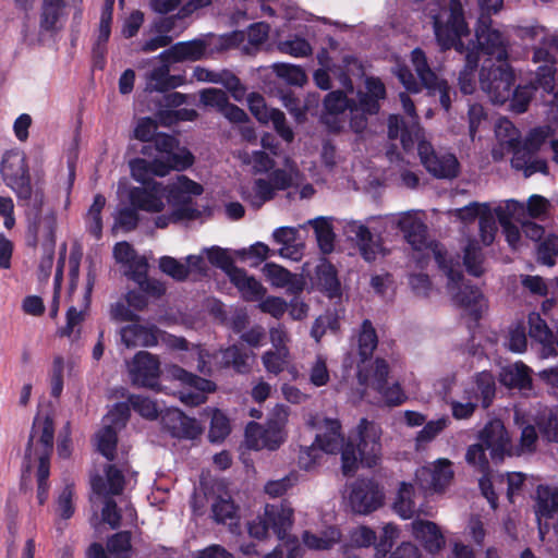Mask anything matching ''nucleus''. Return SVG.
I'll list each match as a JSON object with an SVG mask.
<instances>
[{"mask_svg": "<svg viewBox=\"0 0 558 558\" xmlns=\"http://www.w3.org/2000/svg\"><path fill=\"white\" fill-rule=\"evenodd\" d=\"M427 15L433 20L434 33L441 49L454 48L458 52L476 51L477 57L483 52L489 56L490 62H507L509 40L490 16L481 14L476 27V41L465 46L462 41L470 31L464 20L463 7L460 0H435L427 8Z\"/></svg>", "mask_w": 558, "mask_h": 558, "instance_id": "f257e3e1", "label": "nucleus"}, {"mask_svg": "<svg viewBox=\"0 0 558 558\" xmlns=\"http://www.w3.org/2000/svg\"><path fill=\"white\" fill-rule=\"evenodd\" d=\"M385 97V85L376 77L365 80V90L357 93V101L349 99L343 90L330 92L324 100L326 123H336L339 116H345L349 119L351 130L355 133H362L368 124L367 116L379 112V102Z\"/></svg>", "mask_w": 558, "mask_h": 558, "instance_id": "f03ea898", "label": "nucleus"}, {"mask_svg": "<svg viewBox=\"0 0 558 558\" xmlns=\"http://www.w3.org/2000/svg\"><path fill=\"white\" fill-rule=\"evenodd\" d=\"M359 444L355 447L351 441L342 449L341 461L344 475L353 474L361 462L364 466H376L383 454L380 442L381 428L374 422L362 418L357 425Z\"/></svg>", "mask_w": 558, "mask_h": 558, "instance_id": "7ed1b4c3", "label": "nucleus"}, {"mask_svg": "<svg viewBox=\"0 0 558 558\" xmlns=\"http://www.w3.org/2000/svg\"><path fill=\"white\" fill-rule=\"evenodd\" d=\"M105 476L93 475L90 477V502L94 506L102 505V521L113 530L121 525V513L113 497L120 496L124 489L123 471L113 464L105 468Z\"/></svg>", "mask_w": 558, "mask_h": 558, "instance_id": "20e7f679", "label": "nucleus"}, {"mask_svg": "<svg viewBox=\"0 0 558 558\" xmlns=\"http://www.w3.org/2000/svg\"><path fill=\"white\" fill-rule=\"evenodd\" d=\"M417 143V153L425 169L437 179H453L459 174L457 157L447 151H436L430 143L421 138V129L415 126L414 132L402 131L401 144L405 150Z\"/></svg>", "mask_w": 558, "mask_h": 558, "instance_id": "39448f33", "label": "nucleus"}, {"mask_svg": "<svg viewBox=\"0 0 558 558\" xmlns=\"http://www.w3.org/2000/svg\"><path fill=\"white\" fill-rule=\"evenodd\" d=\"M387 223L397 227L414 251L422 252L426 258L434 257L438 265L444 264L447 253L440 244L428 241L427 227L416 211L390 215L387 217Z\"/></svg>", "mask_w": 558, "mask_h": 558, "instance_id": "423d86ee", "label": "nucleus"}, {"mask_svg": "<svg viewBox=\"0 0 558 558\" xmlns=\"http://www.w3.org/2000/svg\"><path fill=\"white\" fill-rule=\"evenodd\" d=\"M438 266L448 278L447 289L454 305L477 319L487 307L482 292L465 283L459 262L446 258L444 264Z\"/></svg>", "mask_w": 558, "mask_h": 558, "instance_id": "0eeeda50", "label": "nucleus"}, {"mask_svg": "<svg viewBox=\"0 0 558 558\" xmlns=\"http://www.w3.org/2000/svg\"><path fill=\"white\" fill-rule=\"evenodd\" d=\"M203 193V186L185 175H179L171 184L168 202L173 204L169 215H160L155 219L157 228H166L172 222L190 220L197 216L198 211L191 207V197Z\"/></svg>", "mask_w": 558, "mask_h": 558, "instance_id": "6e6552de", "label": "nucleus"}, {"mask_svg": "<svg viewBox=\"0 0 558 558\" xmlns=\"http://www.w3.org/2000/svg\"><path fill=\"white\" fill-rule=\"evenodd\" d=\"M514 83V74L508 62L493 64L485 60L480 72V85L487 94L492 102L505 104L511 96V88Z\"/></svg>", "mask_w": 558, "mask_h": 558, "instance_id": "1a4fd4ad", "label": "nucleus"}, {"mask_svg": "<svg viewBox=\"0 0 558 558\" xmlns=\"http://www.w3.org/2000/svg\"><path fill=\"white\" fill-rule=\"evenodd\" d=\"M151 141L153 144L143 146L142 154L160 160L169 171L183 170L193 163V156L189 150H175L178 143L173 136L156 133Z\"/></svg>", "mask_w": 558, "mask_h": 558, "instance_id": "9d476101", "label": "nucleus"}, {"mask_svg": "<svg viewBox=\"0 0 558 558\" xmlns=\"http://www.w3.org/2000/svg\"><path fill=\"white\" fill-rule=\"evenodd\" d=\"M1 173L19 201L28 203L33 195V189L24 154L20 151L5 153L1 162Z\"/></svg>", "mask_w": 558, "mask_h": 558, "instance_id": "9b49d317", "label": "nucleus"}, {"mask_svg": "<svg viewBox=\"0 0 558 558\" xmlns=\"http://www.w3.org/2000/svg\"><path fill=\"white\" fill-rule=\"evenodd\" d=\"M453 475L451 461L440 458L433 464L416 470L415 484L425 494L442 493L452 482Z\"/></svg>", "mask_w": 558, "mask_h": 558, "instance_id": "f8f14e48", "label": "nucleus"}, {"mask_svg": "<svg viewBox=\"0 0 558 558\" xmlns=\"http://www.w3.org/2000/svg\"><path fill=\"white\" fill-rule=\"evenodd\" d=\"M515 35L525 43L538 44L534 48L533 62L548 61L553 52H558V35L550 34L547 28L538 24L514 27Z\"/></svg>", "mask_w": 558, "mask_h": 558, "instance_id": "ddd939ff", "label": "nucleus"}, {"mask_svg": "<svg viewBox=\"0 0 558 558\" xmlns=\"http://www.w3.org/2000/svg\"><path fill=\"white\" fill-rule=\"evenodd\" d=\"M384 501L383 488L374 480L361 478L351 485L349 504L356 513L367 514Z\"/></svg>", "mask_w": 558, "mask_h": 558, "instance_id": "4468645a", "label": "nucleus"}, {"mask_svg": "<svg viewBox=\"0 0 558 558\" xmlns=\"http://www.w3.org/2000/svg\"><path fill=\"white\" fill-rule=\"evenodd\" d=\"M97 278V269L94 263H90L87 270L86 288L80 307L70 306L66 312L65 326L59 329L58 333L61 337H68L73 341L80 339L81 327L86 318L90 304V294Z\"/></svg>", "mask_w": 558, "mask_h": 558, "instance_id": "2eb2a0df", "label": "nucleus"}, {"mask_svg": "<svg viewBox=\"0 0 558 558\" xmlns=\"http://www.w3.org/2000/svg\"><path fill=\"white\" fill-rule=\"evenodd\" d=\"M54 426L53 421L48 415H37L33 422V427L27 441L25 457L50 458L53 449Z\"/></svg>", "mask_w": 558, "mask_h": 558, "instance_id": "dca6fc26", "label": "nucleus"}, {"mask_svg": "<svg viewBox=\"0 0 558 558\" xmlns=\"http://www.w3.org/2000/svg\"><path fill=\"white\" fill-rule=\"evenodd\" d=\"M171 184L165 186L160 182H153L148 185L135 186L130 190L129 198L133 207L148 211L160 213L165 208L163 198L168 199Z\"/></svg>", "mask_w": 558, "mask_h": 558, "instance_id": "f3484780", "label": "nucleus"}, {"mask_svg": "<svg viewBox=\"0 0 558 558\" xmlns=\"http://www.w3.org/2000/svg\"><path fill=\"white\" fill-rule=\"evenodd\" d=\"M57 216L53 211L39 214L29 221L26 242L34 248L56 246Z\"/></svg>", "mask_w": 558, "mask_h": 558, "instance_id": "a211bd4d", "label": "nucleus"}, {"mask_svg": "<svg viewBox=\"0 0 558 558\" xmlns=\"http://www.w3.org/2000/svg\"><path fill=\"white\" fill-rule=\"evenodd\" d=\"M129 373L134 385L154 389L160 374L159 361L149 352H138L129 364Z\"/></svg>", "mask_w": 558, "mask_h": 558, "instance_id": "6ab92c4d", "label": "nucleus"}, {"mask_svg": "<svg viewBox=\"0 0 558 558\" xmlns=\"http://www.w3.org/2000/svg\"><path fill=\"white\" fill-rule=\"evenodd\" d=\"M481 442L490 451V458L500 462L510 449L508 433L499 420L488 422L480 433Z\"/></svg>", "mask_w": 558, "mask_h": 558, "instance_id": "aec40b11", "label": "nucleus"}, {"mask_svg": "<svg viewBox=\"0 0 558 558\" xmlns=\"http://www.w3.org/2000/svg\"><path fill=\"white\" fill-rule=\"evenodd\" d=\"M208 49V44L204 39H193L187 41H180L172 45L167 50L162 51L158 59L162 62H195L202 60Z\"/></svg>", "mask_w": 558, "mask_h": 558, "instance_id": "412c9836", "label": "nucleus"}, {"mask_svg": "<svg viewBox=\"0 0 558 558\" xmlns=\"http://www.w3.org/2000/svg\"><path fill=\"white\" fill-rule=\"evenodd\" d=\"M529 336L541 345L538 351L541 359L555 357L558 350L555 348L554 332L548 327L545 319L538 313H530L527 317Z\"/></svg>", "mask_w": 558, "mask_h": 558, "instance_id": "4be33fe9", "label": "nucleus"}, {"mask_svg": "<svg viewBox=\"0 0 558 558\" xmlns=\"http://www.w3.org/2000/svg\"><path fill=\"white\" fill-rule=\"evenodd\" d=\"M172 376L197 390L196 392H183L181 395V400L189 405H198L204 403L206 401L205 393L211 392L216 388L213 381L197 377L179 366H174L172 368Z\"/></svg>", "mask_w": 558, "mask_h": 558, "instance_id": "5701e85b", "label": "nucleus"}, {"mask_svg": "<svg viewBox=\"0 0 558 558\" xmlns=\"http://www.w3.org/2000/svg\"><path fill=\"white\" fill-rule=\"evenodd\" d=\"M344 233L359 244L360 252L366 262L376 258L380 245L374 240L369 229L360 221L350 220L343 226Z\"/></svg>", "mask_w": 558, "mask_h": 558, "instance_id": "b1692460", "label": "nucleus"}, {"mask_svg": "<svg viewBox=\"0 0 558 558\" xmlns=\"http://www.w3.org/2000/svg\"><path fill=\"white\" fill-rule=\"evenodd\" d=\"M341 426L338 420L325 418L318 424V433L315 444L323 452L337 453L342 450L345 444L340 432Z\"/></svg>", "mask_w": 558, "mask_h": 558, "instance_id": "393cba45", "label": "nucleus"}, {"mask_svg": "<svg viewBox=\"0 0 558 558\" xmlns=\"http://www.w3.org/2000/svg\"><path fill=\"white\" fill-rule=\"evenodd\" d=\"M412 534L424 548L436 554L445 546V537L438 525L432 521L416 519L411 523Z\"/></svg>", "mask_w": 558, "mask_h": 558, "instance_id": "a878e982", "label": "nucleus"}, {"mask_svg": "<svg viewBox=\"0 0 558 558\" xmlns=\"http://www.w3.org/2000/svg\"><path fill=\"white\" fill-rule=\"evenodd\" d=\"M513 149L511 166L515 170H521L525 178L536 172L547 173L548 166L546 160L535 157V153L525 147L520 141L510 146Z\"/></svg>", "mask_w": 558, "mask_h": 558, "instance_id": "bb28decb", "label": "nucleus"}, {"mask_svg": "<svg viewBox=\"0 0 558 558\" xmlns=\"http://www.w3.org/2000/svg\"><path fill=\"white\" fill-rule=\"evenodd\" d=\"M113 257L118 264L126 268L125 275L130 278L134 275L141 276L148 268L145 257L138 256L133 246L125 241L114 245Z\"/></svg>", "mask_w": 558, "mask_h": 558, "instance_id": "cd10ccee", "label": "nucleus"}, {"mask_svg": "<svg viewBox=\"0 0 558 558\" xmlns=\"http://www.w3.org/2000/svg\"><path fill=\"white\" fill-rule=\"evenodd\" d=\"M264 512L269 527L279 539H284L288 530L292 526L293 510L289 506L280 502L266 505Z\"/></svg>", "mask_w": 558, "mask_h": 558, "instance_id": "c85d7f7f", "label": "nucleus"}, {"mask_svg": "<svg viewBox=\"0 0 558 558\" xmlns=\"http://www.w3.org/2000/svg\"><path fill=\"white\" fill-rule=\"evenodd\" d=\"M130 169L132 178L142 183V185H148L149 183L156 182L153 180V175L165 177L170 172L160 160H156L155 158H151V160L144 158L131 160Z\"/></svg>", "mask_w": 558, "mask_h": 558, "instance_id": "c756f323", "label": "nucleus"}, {"mask_svg": "<svg viewBox=\"0 0 558 558\" xmlns=\"http://www.w3.org/2000/svg\"><path fill=\"white\" fill-rule=\"evenodd\" d=\"M531 368L522 362L505 366L499 374V380L509 388L527 390L532 387Z\"/></svg>", "mask_w": 558, "mask_h": 558, "instance_id": "7c9ffc66", "label": "nucleus"}, {"mask_svg": "<svg viewBox=\"0 0 558 558\" xmlns=\"http://www.w3.org/2000/svg\"><path fill=\"white\" fill-rule=\"evenodd\" d=\"M315 284L318 290L328 298L333 299L341 295V284L336 268L328 262L323 260L316 266Z\"/></svg>", "mask_w": 558, "mask_h": 558, "instance_id": "2f4dec72", "label": "nucleus"}, {"mask_svg": "<svg viewBox=\"0 0 558 558\" xmlns=\"http://www.w3.org/2000/svg\"><path fill=\"white\" fill-rule=\"evenodd\" d=\"M120 336L126 348L151 347L157 343L154 330L137 324L122 327Z\"/></svg>", "mask_w": 558, "mask_h": 558, "instance_id": "473e14b6", "label": "nucleus"}, {"mask_svg": "<svg viewBox=\"0 0 558 558\" xmlns=\"http://www.w3.org/2000/svg\"><path fill=\"white\" fill-rule=\"evenodd\" d=\"M229 279L247 301L258 300L266 292L265 288L259 281H257L254 277L248 276L245 270L239 267L236 269H232Z\"/></svg>", "mask_w": 558, "mask_h": 558, "instance_id": "72a5a7b5", "label": "nucleus"}, {"mask_svg": "<svg viewBox=\"0 0 558 558\" xmlns=\"http://www.w3.org/2000/svg\"><path fill=\"white\" fill-rule=\"evenodd\" d=\"M170 62L154 68L145 74V90L153 92H167L177 86L175 77L170 75Z\"/></svg>", "mask_w": 558, "mask_h": 558, "instance_id": "f704fd0d", "label": "nucleus"}, {"mask_svg": "<svg viewBox=\"0 0 558 558\" xmlns=\"http://www.w3.org/2000/svg\"><path fill=\"white\" fill-rule=\"evenodd\" d=\"M298 229L292 227H280L272 233L275 242L281 244L279 254L282 257L298 260L302 256L303 245L296 244Z\"/></svg>", "mask_w": 558, "mask_h": 558, "instance_id": "c9c22d12", "label": "nucleus"}, {"mask_svg": "<svg viewBox=\"0 0 558 558\" xmlns=\"http://www.w3.org/2000/svg\"><path fill=\"white\" fill-rule=\"evenodd\" d=\"M558 514V487L539 485L536 489L537 518H553Z\"/></svg>", "mask_w": 558, "mask_h": 558, "instance_id": "e433bc0d", "label": "nucleus"}, {"mask_svg": "<svg viewBox=\"0 0 558 558\" xmlns=\"http://www.w3.org/2000/svg\"><path fill=\"white\" fill-rule=\"evenodd\" d=\"M389 373V366L384 359H376L375 366L372 369V374L368 375L361 367L357 372L359 384L366 387H372L377 391H383L385 385H387V377Z\"/></svg>", "mask_w": 558, "mask_h": 558, "instance_id": "4c0bfd02", "label": "nucleus"}, {"mask_svg": "<svg viewBox=\"0 0 558 558\" xmlns=\"http://www.w3.org/2000/svg\"><path fill=\"white\" fill-rule=\"evenodd\" d=\"M307 223L314 228L320 251L324 254L331 253L335 248V233L330 219L326 217H318L308 220Z\"/></svg>", "mask_w": 558, "mask_h": 558, "instance_id": "58836bf2", "label": "nucleus"}, {"mask_svg": "<svg viewBox=\"0 0 558 558\" xmlns=\"http://www.w3.org/2000/svg\"><path fill=\"white\" fill-rule=\"evenodd\" d=\"M468 387H474V392L478 395V401H481L484 409L492 404L496 393L495 378L492 373L481 372L476 374L474 380Z\"/></svg>", "mask_w": 558, "mask_h": 558, "instance_id": "ea45409f", "label": "nucleus"}, {"mask_svg": "<svg viewBox=\"0 0 558 558\" xmlns=\"http://www.w3.org/2000/svg\"><path fill=\"white\" fill-rule=\"evenodd\" d=\"M413 496V485L402 482L393 501V509L402 519H410L416 513Z\"/></svg>", "mask_w": 558, "mask_h": 558, "instance_id": "a19ab883", "label": "nucleus"}, {"mask_svg": "<svg viewBox=\"0 0 558 558\" xmlns=\"http://www.w3.org/2000/svg\"><path fill=\"white\" fill-rule=\"evenodd\" d=\"M411 61L414 66V70L420 77L421 84L427 87H434L438 84V75L430 69L427 58L424 51L420 48L414 49L411 52Z\"/></svg>", "mask_w": 558, "mask_h": 558, "instance_id": "79ce46f5", "label": "nucleus"}, {"mask_svg": "<svg viewBox=\"0 0 558 558\" xmlns=\"http://www.w3.org/2000/svg\"><path fill=\"white\" fill-rule=\"evenodd\" d=\"M106 206V198L101 194H96L86 216V230L95 238L100 239L102 234L101 211Z\"/></svg>", "mask_w": 558, "mask_h": 558, "instance_id": "37998d69", "label": "nucleus"}, {"mask_svg": "<svg viewBox=\"0 0 558 558\" xmlns=\"http://www.w3.org/2000/svg\"><path fill=\"white\" fill-rule=\"evenodd\" d=\"M359 354L363 362L368 360L378 344V338L371 320L365 319L359 335Z\"/></svg>", "mask_w": 558, "mask_h": 558, "instance_id": "c03bdc74", "label": "nucleus"}, {"mask_svg": "<svg viewBox=\"0 0 558 558\" xmlns=\"http://www.w3.org/2000/svg\"><path fill=\"white\" fill-rule=\"evenodd\" d=\"M250 354L244 349L232 345L221 351V364L232 366L238 373H246L250 369Z\"/></svg>", "mask_w": 558, "mask_h": 558, "instance_id": "a18cd8bd", "label": "nucleus"}, {"mask_svg": "<svg viewBox=\"0 0 558 558\" xmlns=\"http://www.w3.org/2000/svg\"><path fill=\"white\" fill-rule=\"evenodd\" d=\"M465 54V66L459 74L460 90L468 95L472 94L475 89L474 73L478 64V57L476 51H468Z\"/></svg>", "mask_w": 558, "mask_h": 558, "instance_id": "49530a36", "label": "nucleus"}, {"mask_svg": "<svg viewBox=\"0 0 558 558\" xmlns=\"http://www.w3.org/2000/svg\"><path fill=\"white\" fill-rule=\"evenodd\" d=\"M113 1H107L100 16L98 37L94 47L96 54L104 56L105 46L110 37L112 21Z\"/></svg>", "mask_w": 558, "mask_h": 558, "instance_id": "de8ad7c7", "label": "nucleus"}, {"mask_svg": "<svg viewBox=\"0 0 558 558\" xmlns=\"http://www.w3.org/2000/svg\"><path fill=\"white\" fill-rule=\"evenodd\" d=\"M536 424L544 438L558 442V407L543 411Z\"/></svg>", "mask_w": 558, "mask_h": 558, "instance_id": "09e8293b", "label": "nucleus"}, {"mask_svg": "<svg viewBox=\"0 0 558 558\" xmlns=\"http://www.w3.org/2000/svg\"><path fill=\"white\" fill-rule=\"evenodd\" d=\"M464 400L451 401L452 416L457 420H465L473 415L478 403V395L474 392V387H466L464 389Z\"/></svg>", "mask_w": 558, "mask_h": 558, "instance_id": "8fccbe9b", "label": "nucleus"}, {"mask_svg": "<svg viewBox=\"0 0 558 558\" xmlns=\"http://www.w3.org/2000/svg\"><path fill=\"white\" fill-rule=\"evenodd\" d=\"M558 52H553L551 60L543 61L545 64L538 66L535 75V81L530 85L534 86L535 89L543 88L546 93H553L555 88V68L554 63Z\"/></svg>", "mask_w": 558, "mask_h": 558, "instance_id": "3c124183", "label": "nucleus"}, {"mask_svg": "<svg viewBox=\"0 0 558 558\" xmlns=\"http://www.w3.org/2000/svg\"><path fill=\"white\" fill-rule=\"evenodd\" d=\"M340 541V532L337 529H329L322 535H315L308 532L303 534L304 544L316 550H326L331 548L335 544Z\"/></svg>", "mask_w": 558, "mask_h": 558, "instance_id": "603ef678", "label": "nucleus"}, {"mask_svg": "<svg viewBox=\"0 0 558 558\" xmlns=\"http://www.w3.org/2000/svg\"><path fill=\"white\" fill-rule=\"evenodd\" d=\"M495 219H498L501 227L511 225V219H515L520 222L523 216H525L524 205L518 201L509 199L504 206H498L493 210Z\"/></svg>", "mask_w": 558, "mask_h": 558, "instance_id": "864d4df0", "label": "nucleus"}, {"mask_svg": "<svg viewBox=\"0 0 558 558\" xmlns=\"http://www.w3.org/2000/svg\"><path fill=\"white\" fill-rule=\"evenodd\" d=\"M97 449L108 460H113L117 447V430L111 425H105L96 435Z\"/></svg>", "mask_w": 558, "mask_h": 558, "instance_id": "5fc2aeb1", "label": "nucleus"}, {"mask_svg": "<svg viewBox=\"0 0 558 558\" xmlns=\"http://www.w3.org/2000/svg\"><path fill=\"white\" fill-rule=\"evenodd\" d=\"M480 238L484 245H490L498 231L495 215L488 205H485L478 219Z\"/></svg>", "mask_w": 558, "mask_h": 558, "instance_id": "6e6d98bb", "label": "nucleus"}, {"mask_svg": "<svg viewBox=\"0 0 558 558\" xmlns=\"http://www.w3.org/2000/svg\"><path fill=\"white\" fill-rule=\"evenodd\" d=\"M238 158L244 165H251L255 173L267 172L274 167V160L262 150L248 153L241 150L238 153Z\"/></svg>", "mask_w": 558, "mask_h": 558, "instance_id": "4d7b16f0", "label": "nucleus"}, {"mask_svg": "<svg viewBox=\"0 0 558 558\" xmlns=\"http://www.w3.org/2000/svg\"><path fill=\"white\" fill-rule=\"evenodd\" d=\"M63 0H44L40 14V27L44 31H53L61 16Z\"/></svg>", "mask_w": 558, "mask_h": 558, "instance_id": "13d9d810", "label": "nucleus"}, {"mask_svg": "<svg viewBox=\"0 0 558 558\" xmlns=\"http://www.w3.org/2000/svg\"><path fill=\"white\" fill-rule=\"evenodd\" d=\"M275 195L274 186L265 179H257L254 182L253 194L243 197L250 202L254 208H260L266 202L270 201Z\"/></svg>", "mask_w": 558, "mask_h": 558, "instance_id": "bf43d9fd", "label": "nucleus"}, {"mask_svg": "<svg viewBox=\"0 0 558 558\" xmlns=\"http://www.w3.org/2000/svg\"><path fill=\"white\" fill-rule=\"evenodd\" d=\"M483 254L474 241H470L464 248L463 263L468 272L474 277H480L484 272Z\"/></svg>", "mask_w": 558, "mask_h": 558, "instance_id": "052dcab7", "label": "nucleus"}, {"mask_svg": "<svg viewBox=\"0 0 558 558\" xmlns=\"http://www.w3.org/2000/svg\"><path fill=\"white\" fill-rule=\"evenodd\" d=\"M307 374L310 383L315 387L327 385L330 379L327 359L322 354L316 355L310 363Z\"/></svg>", "mask_w": 558, "mask_h": 558, "instance_id": "680f3d73", "label": "nucleus"}, {"mask_svg": "<svg viewBox=\"0 0 558 558\" xmlns=\"http://www.w3.org/2000/svg\"><path fill=\"white\" fill-rule=\"evenodd\" d=\"M274 72L288 84L302 86L306 82L305 72L301 66L289 63H275Z\"/></svg>", "mask_w": 558, "mask_h": 558, "instance_id": "e2e57ef3", "label": "nucleus"}, {"mask_svg": "<svg viewBox=\"0 0 558 558\" xmlns=\"http://www.w3.org/2000/svg\"><path fill=\"white\" fill-rule=\"evenodd\" d=\"M263 272L270 283L277 288H284L292 284L296 277L286 268L272 263L266 264L263 268Z\"/></svg>", "mask_w": 558, "mask_h": 558, "instance_id": "0e129e2a", "label": "nucleus"}, {"mask_svg": "<svg viewBox=\"0 0 558 558\" xmlns=\"http://www.w3.org/2000/svg\"><path fill=\"white\" fill-rule=\"evenodd\" d=\"M262 362L268 373L278 375L289 363V350H269L263 354Z\"/></svg>", "mask_w": 558, "mask_h": 558, "instance_id": "69168bd1", "label": "nucleus"}, {"mask_svg": "<svg viewBox=\"0 0 558 558\" xmlns=\"http://www.w3.org/2000/svg\"><path fill=\"white\" fill-rule=\"evenodd\" d=\"M184 359L185 364L191 368H195L196 371L205 375L210 374V355L204 349L195 347L186 353Z\"/></svg>", "mask_w": 558, "mask_h": 558, "instance_id": "338daca9", "label": "nucleus"}, {"mask_svg": "<svg viewBox=\"0 0 558 558\" xmlns=\"http://www.w3.org/2000/svg\"><path fill=\"white\" fill-rule=\"evenodd\" d=\"M230 433L228 417L219 410L214 411L208 438L211 442L222 441Z\"/></svg>", "mask_w": 558, "mask_h": 558, "instance_id": "774afa93", "label": "nucleus"}]
</instances>
